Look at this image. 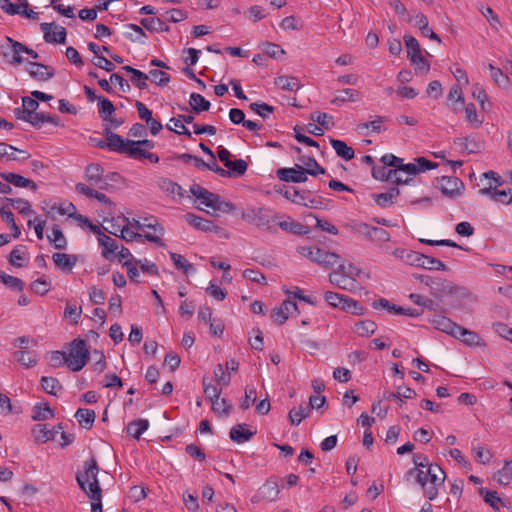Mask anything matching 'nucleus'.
<instances>
[{"mask_svg":"<svg viewBox=\"0 0 512 512\" xmlns=\"http://www.w3.org/2000/svg\"><path fill=\"white\" fill-rule=\"evenodd\" d=\"M296 251L301 256L309 259L311 262L320 265L325 269L333 268L341 256L335 252L325 251L317 246H298Z\"/></svg>","mask_w":512,"mask_h":512,"instance_id":"f257e3e1","label":"nucleus"},{"mask_svg":"<svg viewBox=\"0 0 512 512\" xmlns=\"http://www.w3.org/2000/svg\"><path fill=\"white\" fill-rule=\"evenodd\" d=\"M67 366L73 372H78L87 364L89 351L86 342L82 339H75L71 343L70 351L66 354Z\"/></svg>","mask_w":512,"mask_h":512,"instance_id":"f03ea898","label":"nucleus"},{"mask_svg":"<svg viewBox=\"0 0 512 512\" xmlns=\"http://www.w3.org/2000/svg\"><path fill=\"white\" fill-rule=\"evenodd\" d=\"M413 277L420 283L428 286L431 289V294L437 298L457 292V287L448 280L417 273L413 274Z\"/></svg>","mask_w":512,"mask_h":512,"instance_id":"7ed1b4c3","label":"nucleus"},{"mask_svg":"<svg viewBox=\"0 0 512 512\" xmlns=\"http://www.w3.org/2000/svg\"><path fill=\"white\" fill-rule=\"evenodd\" d=\"M98 465L97 461L95 459H90L89 461H86L84 463V472L78 473L76 475V480L81 488V490L84 493L92 492L93 491V484L96 483L97 486H100L99 480H98Z\"/></svg>","mask_w":512,"mask_h":512,"instance_id":"20e7f679","label":"nucleus"},{"mask_svg":"<svg viewBox=\"0 0 512 512\" xmlns=\"http://www.w3.org/2000/svg\"><path fill=\"white\" fill-rule=\"evenodd\" d=\"M428 480L430 486L425 489V496L430 500H434L438 496V487L444 484L446 474L444 470L437 464L429 465L427 469Z\"/></svg>","mask_w":512,"mask_h":512,"instance_id":"39448f33","label":"nucleus"},{"mask_svg":"<svg viewBox=\"0 0 512 512\" xmlns=\"http://www.w3.org/2000/svg\"><path fill=\"white\" fill-rule=\"evenodd\" d=\"M438 187L443 195L451 199L461 196L465 188L463 181L453 176H442L439 178Z\"/></svg>","mask_w":512,"mask_h":512,"instance_id":"423d86ee","label":"nucleus"},{"mask_svg":"<svg viewBox=\"0 0 512 512\" xmlns=\"http://www.w3.org/2000/svg\"><path fill=\"white\" fill-rule=\"evenodd\" d=\"M40 29L44 34V40L47 43H66L67 32L63 26L53 23H41Z\"/></svg>","mask_w":512,"mask_h":512,"instance_id":"0eeeda50","label":"nucleus"},{"mask_svg":"<svg viewBox=\"0 0 512 512\" xmlns=\"http://www.w3.org/2000/svg\"><path fill=\"white\" fill-rule=\"evenodd\" d=\"M5 40L9 44V46L12 47L13 57L9 60V64L13 66H18L24 62L23 57L20 55L21 53H25L29 55L33 59H37L39 57L38 53L34 51L33 49L27 47L26 45L22 44L21 42H18L11 38L10 36H6Z\"/></svg>","mask_w":512,"mask_h":512,"instance_id":"6e6552de","label":"nucleus"},{"mask_svg":"<svg viewBox=\"0 0 512 512\" xmlns=\"http://www.w3.org/2000/svg\"><path fill=\"white\" fill-rule=\"evenodd\" d=\"M280 493V488L275 480H267L252 497L253 503H259L263 500L275 501Z\"/></svg>","mask_w":512,"mask_h":512,"instance_id":"1a4fd4ad","label":"nucleus"},{"mask_svg":"<svg viewBox=\"0 0 512 512\" xmlns=\"http://www.w3.org/2000/svg\"><path fill=\"white\" fill-rule=\"evenodd\" d=\"M359 276H341L338 274H329L328 279L329 282L335 285L337 288L355 293L362 289L361 284L358 282L357 278Z\"/></svg>","mask_w":512,"mask_h":512,"instance_id":"9d476101","label":"nucleus"},{"mask_svg":"<svg viewBox=\"0 0 512 512\" xmlns=\"http://www.w3.org/2000/svg\"><path fill=\"white\" fill-rule=\"evenodd\" d=\"M276 175L284 182L303 183L307 181V174L302 170V166L298 164L293 168H280Z\"/></svg>","mask_w":512,"mask_h":512,"instance_id":"9b49d317","label":"nucleus"},{"mask_svg":"<svg viewBox=\"0 0 512 512\" xmlns=\"http://www.w3.org/2000/svg\"><path fill=\"white\" fill-rule=\"evenodd\" d=\"M469 347L483 346L484 342L475 331L469 330L458 324L452 336Z\"/></svg>","mask_w":512,"mask_h":512,"instance_id":"f8f14e48","label":"nucleus"},{"mask_svg":"<svg viewBox=\"0 0 512 512\" xmlns=\"http://www.w3.org/2000/svg\"><path fill=\"white\" fill-rule=\"evenodd\" d=\"M22 108H15L14 114L15 117L19 120H23L28 122L32 116L36 113V110L39 107V103L35 98H31L28 96L22 97Z\"/></svg>","mask_w":512,"mask_h":512,"instance_id":"ddd939ff","label":"nucleus"},{"mask_svg":"<svg viewBox=\"0 0 512 512\" xmlns=\"http://www.w3.org/2000/svg\"><path fill=\"white\" fill-rule=\"evenodd\" d=\"M481 195L489 196L493 201L510 204L512 203V189L498 190L493 187L491 182H488L487 186L479 190Z\"/></svg>","mask_w":512,"mask_h":512,"instance_id":"4468645a","label":"nucleus"},{"mask_svg":"<svg viewBox=\"0 0 512 512\" xmlns=\"http://www.w3.org/2000/svg\"><path fill=\"white\" fill-rule=\"evenodd\" d=\"M119 237H121L122 239H124L127 242H132L134 240H143V239H145L147 241L155 243L159 247H164L165 246V244H164L163 240L161 239V237H159L157 235H153L151 233H146V234L142 235L140 233L134 232L128 226H124L121 229V234L119 235Z\"/></svg>","mask_w":512,"mask_h":512,"instance_id":"2eb2a0df","label":"nucleus"},{"mask_svg":"<svg viewBox=\"0 0 512 512\" xmlns=\"http://www.w3.org/2000/svg\"><path fill=\"white\" fill-rule=\"evenodd\" d=\"M185 220L192 225L197 230H200L202 232H215L220 233L222 232V229L218 226H216L212 221L204 219L200 216H197L193 213H187L185 214Z\"/></svg>","mask_w":512,"mask_h":512,"instance_id":"dca6fc26","label":"nucleus"},{"mask_svg":"<svg viewBox=\"0 0 512 512\" xmlns=\"http://www.w3.org/2000/svg\"><path fill=\"white\" fill-rule=\"evenodd\" d=\"M27 71L33 79L38 81H47L55 74L50 66L32 61L28 62Z\"/></svg>","mask_w":512,"mask_h":512,"instance_id":"f3484780","label":"nucleus"},{"mask_svg":"<svg viewBox=\"0 0 512 512\" xmlns=\"http://www.w3.org/2000/svg\"><path fill=\"white\" fill-rule=\"evenodd\" d=\"M190 192L193 196H195L198 200H201V203L206 207L214 209L216 202L219 200V195L209 190L203 188L198 184H192L190 186Z\"/></svg>","mask_w":512,"mask_h":512,"instance_id":"a211bd4d","label":"nucleus"},{"mask_svg":"<svg viewBox=\"0 0 512 512\" xmlns=\"http://www.w3.org/2000/svg\"><path fill=\"white\" fill-rule=\"evenodd\" d=\"M292 310H298L297 304L290 300H284L280 306L272 310L271 318L275 323L282 325L286 322Z\"/></svg>","mask_w":512,"mask_h":512,"instance_id":"6ab92c4d","label":"nucleus"},{"mask_svg":"<svg viewBox=\"0 0 512 512\" xmlns=\"http://www.w3.org/2000/svg\"><path fill=\"white\" fill-rule=\"evenodd\" d=\"M104 135L107 140L108 149L110 151L125 154L127 149V142L130 141L129 139L122 138L120 135L112 132L108 127L104 129Z\"/></svg>","mask_w":512,"mask_h":512,"instance_id":"aec40b11","label":"nucleus"},{"mask_svg":"<svg viewBox=\"0 0 512 512\" xmlns=\"http://www.w3.org/2000/svg\"><path fill=\"white\" fill-rule=\"evenodd\" d=\"M429 323L433 326L434 329L444 332L450 336H453L454 331L458 326L457 323L443 315H433L431 318H429Z\"/></svg>","mask_w":512,"mask_h":512,"instance_id":"412c9836","label":"nucleus"},{"mask_svg":"<svg viewBox=\"0 0 512 512\" xmlns=\"http://www.w3.org/2000/svg\"><path fill=\"white\" fill-rule=\"evenodd\" d=\"M130 142H136L135 140H130ZM125 154L134 159H147L152 163H158L159 157L155 153H151L143 149L140 145H130L129 141L127 142V149Z\"/></svg>","mask_w":512,"mask_h":512,"instance_id":"4be33fe9","label":"nucleus"},{"mask_svg":"<svg viewBox=\"0 0 512 512\" xmlns=\"http://www.w3.org/2000/svg\"><path fill=\"white\" fill-rule=\"evenodd\" d=\"M0 177L7 183H10L16 187L31 188L34 191L37 189V185L35 182L16 173L3 172L0 173Z\"/></svg>","mask_w":512,"mask_h":512,"instance_id":"5701e85b","label":"nucleus"},{"mask_svg":"<svg viewBox=\"0 0 512 512\" xmlns=\"http://www.w3.org/2000/svg\"><path fill=\"white\" fill-rule=\"evenodd\" d=\"M256 434V430H249L247 425L237 424L233 426L229 432L230 439L236 443H244L249 441Z\"/></svg>","mask_w":512,"mask_h":512,"instance_id":"b1692460","label":"nucleus"},{"mask_svg":"<svg viewBox=\"0 0 512 512\" xmlns=\"http://www.w3.org/2000/svg\"><path fill=\"white\" fill-rule=\"evenodd\" d=\"M159 188L170 197L178 196L179 199L184 198L185 190L176 182L169 178H160L158 181Z\"/></svg>","mask_w":512,"mask_h":512,"instance_id":"393cba45","label":"nucleus"},{"mask_svg":"<svg viewBox=\"0 0 512 512\" xmlns=\"http://www.w3.org/2000/svg\"><path fill=\"white\" fill-rule=\"evenodd\" d=\"M75 189L78 193L85 195L89 198H94L107 206L114 205V203L111 201V199L109 197H107L104 193L96 191L84 183H77L75 186Z\"/></svg>","mask_w":512,"mask_h":512,"instance_id":"a878e982","label":"nucleus"},{"mask_svg":"<svg viewBox=\"0 0 512 512\" xmlns=\"http://www.w3.org/2000/svg\"><path fill=\"white\" fill-rule=\"evenodd\" d=\"M98 241L102 247V256L105 259L112 260L116 257V252L119 249V246L113 238L107 235H101L98 238Z\"/></svg>","mask_w":512,"mask_h":512,"instance_id":"bb28decb","label":"nucleus"},{"mask_svg":"<svg viewBox=\"0 0 512 512\" xmlns=\"http://www.w3.org/2000/svg\"><path fill=\"white\" fill-rule=\"evenodd\" d=\"M400 191L396 187L390 188L387 192L384 193H374L372 195L376 204L382 208H387L393 205L394 200L399 196Z\"/></svg>","mask_w":512,"mask_h":512,"instance_id":"cd10ccee","label":"nucleus"},{"mask_svg":"<svg viewBox=\"0 0 512 512\" xmlns=\"http://www.w3.org/2000/svg\"><path fill=\"white\" fill-rule=\"evenodd\" d=\"M52 259L58 268L68 271H71L78 261L76 255L66 253H54Z\"/></svg>","mask_w":512,"mask_h":512,"instance_id":"c85d7f7f","label":"nucleus"},{"mask_svg":"<svg viewBox=\"0 0 512 512\" xmlns=\"http://www.w3.org/2000/svg\"><path fill=\"white\" fill-rule=\"evenodd\" d=\"M299 161L304 165L302 166V170L311 176H317L319 174H325L326 170L318 164L312 156H301L299 157Z\"/></svg>","mask_w":512,"mask_h":512,"instance_id":"c756f323","label":"nucleus"},{"mask_svg":"<svg viewBox=\"0 0 512 512\" xmlns=\"http://www.w3.org/2000/svg\"><path fill=\"white\" fill-rule=\"evenodd\" d=\"M391 239L390 233L380 227H372L371 236H370V242L375 243L376 245H379L380 248L383 250V252L388 253L389 248L387 246H383L384 243L389 242Z\"/></svg>","mask_w":512,"mask_h":512,"instance_id":"7c9ffc66","label":"nucleus"},{"mask_svg":"<svg viewBox=\"0 0 512 512\" xmlns=\"http://www.w3.org/2000/svg\"><path fill=\"white\" fill-rule=\"evenodd\" d=\"M32 435L36 442L46 443L54 439L55 430L49 429L46 424H37L32 428Z\"/></svg>","mask_w":512,"mask_h":512,"instance_id":"2f4dec72","label":"nucleus"},{"mask_svg":"<svg viewBox=\"0 0 512 512\" xmlns=\"http://www.w3.org/2000/svg\"><path fill=\"white\" fill-rule=\"evenodd\" d=\"M257 227L270 229L271 219L263 208H254L247 216Z\"/></svg>","mask_w":512,"mask_h":512,"instance_id":"473e14b6","label":"nucleus"},{"mask_svg":"<svg viewBox=\"0 0 512 512\" xmlns=\"http://www.w3.org/2000/svg\"><path fill=\"white\" fill-rule=\"evenodd\" d=\"M330 144L336 154L342 159L349 161L355 156L353 148L349 147L344 141L338 139H330Z\"/></svg>","mask_w":512,"mask_h":512,"instance_id":"72a5a7b5","label":"nucleus"},{"mask_svg":"<svg viewBox=\"0 0 512 512\" xmlns=\"http://www.w3.org/2000/svg\"><path fill=\"white\" fill-rule=\"evenodd\" d=\"M337 269L331 272L330 274H338L341 276H360L362 274V269L355 266L352 262L349 261H341L337 263Z\"/></svg>","mask_w":512,"mask_h":512,"instance_id":"f704fd0d","label":"nucleus"},{"mask_svg":"<svg viewBox=\"0 0 512 512\" xmlns=\"http://www.w3.org/2000/svg\"><path fill=\"white\" fill-rule=\"evenodd\" d=\"M277 225L285 231H289L295 235H306L310 233V228L302 223L291 220V221H280Z\"/></svg>","mask_w":512,"mask_h":512,"instance_id":"c9c22d12","label":"nucleus"},{"mask_svg":"<svg viewBox=\"0 0 512 512\" xmlns=\"http://www.w3.org/2000/svg\"><path fill=\"white\" fill-rule=\"evenodd\" d=\"M54 411L48 403H37L33 407L31 418L34 421H43L54 417Z\"/></svg>","mask_w":512,"mask_h":512,"instance_id":"e433bc0d","label":"nucleus"},{"mask_svg":"<svg viewBox=\"0 0 512 512\" xmlns=\"http://www.w3.org/2000/svg\"><path fill=\"white\" fill-rule=\"evenodd\" d=\"M95 417L96 414L94 410L91 409L79 408L75 413V418L85 429H90L93 426Z\"/></svg>","mask_w":512,"mask_h":512,"instance_id":"4c0bfd02","label":"nucleus"},{"mask_svg":"<svg viewBox=\"0 0 512 512\" xmlns=\"http://www.w3.org/2000/svg\"><path fill=\"white\" fill-rule=\"evenodd\" d=\"M454 145L461 152H467L468 154L477 153L480 151V144L474 139L469 140L467 137L454 139Z\"/></svg>","mask_w":512,"mask_h":512,"instance_id":"58836bf2","label":"nucleus"},{"mask_svg":"<svg viewBox=\"0 0 512 512\" xmlns=\"http://www.w3.org/2000/svg\"><path fill=\"white\" fill-rule=\"evenodd\" d=\"M140 24L150 32H168L169 26L160 18H142Z\"/></svg>","mask_w":512,"mask_h":512,"instance_id":"ea45409f","label":"nucleus"},{"mask_svg":"<svg viewBox=\"0 0 512 512\" xmlns=\"http://www.w3.org/2000/svg\"><path fill=\"white\" fill-rule=\"evenodd\" d=\"M274 83L282 90L296 91L301 87L298 78L293 76H278L275 78Z\"/></svg>","mask_w":512,"mask_h":512,"instance_id":"a19ab883","label":"nucleus"},{"mask_svg":"<svg viewBox=\"0 0 512 512\" xmlns=\"http://www.w3.org/2000/svg\"><path fill=\"white\" fill-rule=\"evenodd\" d=\"M50 243L58 250H64L67 247V240L58 225H54L51 234L47 235Z\"/></svg>","mask_w":512,"mask_h":512,"instance_id":"79ce46f5","label":"nucleus"},{"mask_svg":"<svg viewBox=\"0 0 512 512\" xmlns=\"http://www.w3.org/2000/svg\"><path fill=\"white\" fill-rule=\"evenodd\" d=\"M493 479L501 485H508L512 481V459L505 461L502 469L494 473Z\"/></svg>","mask_w":512,"mask_h":512,"instance_id":"37998d69","label":"nucleus"},{"mask_svg":"<svg viewBox=\"0 0 512 512\" xmlns=\"http://www.w3.org/2000/svg\"><path fill=\"white\" fill-rule=\"evenodd\" d=\"M149 422L146 419H138L130 422L127 426L128 435L135 439H139L141 435L148 429Z\"/></svg>","mask_w":512,"mask_h":512,"instance_id":"c03bdc74","label":"nucleus"},{"mask_svg":"<svg viewBox=\"0 0 512 512\" xmlns=\"http://www.w3.org/2000/svg\"><path fill=\"white\" fill-rule=\"evenodd\" d=\"M189 104L192 110L197 114L208 111L211 106L210 102L198 93H192L190 95Z\"/></svg>","mask_w":512,"mask_h":512,"instance_id":"a18cd8bd","label":"nucleus"},{"mask_svg":"<svg viewBox=\"0 0 512 512\" xmlns=\"http://www.w3.org/2000/svg\"><path fill=\"white\" fill-rule=\"evenodd\" d=\"M104 176V169L100 164L91 163L87 165L85 169V179L91 184L94 185L97 181H100V178Z\"/></svg>","mask_w":512,"mask_h":512,"instance_id":"49530a36","label":"nucleus"},{"mask_svg":"<svg viewBox=\"0 0 512 512\" xmlns=\"http://www.w3.org/2000/svg\"><path fill=\"white\" fill-rule=\"evenodd\" d=\"M479 494L484 497V501L490 505L495 511H499L498 503H501L502 506H507L505 502L498 496L496 491H489L485 488L479 489Z\"/></svg>","mask_w":512,"mask_h":512,"instance_id":"de8ad7c7","label":"nucleus"},{"mask_svg":"<svg viewBox=\"0 0 512 512\" xmlns=\"http://www.w3.org/2000/svg\"><path fill=\"white\" fill-rule=\"evenodd\" d=\"M115 112V107L113 105V103L103 97V96H99L98 97V113H99V116L102 118L103 121L105 120H108V117L112 116Z\"/></svg>","mask_w":512,"mask_h":512,"instance_id":"09e8293b","label":"nucleus"},{"mask_svg":"<svg viewBox=\"0 0 512 512\" xmlns=\"http://www.w3.org/2000/svg\"><path fill=\"white\" fill-rule=\"evenodd\" d=\"M40 382L42 389L50 395L56 396L57 392L62 390V385L55 377L43 376Z\"/></svg>","mask_w":512,"mask_h":512,"instance_id":"8fccbe9b","label":"nucleus"},{"mask_svg":"<svg viewBox=\"0 0 512 512\" xmlns=\"http://www.w3.org/2000/svg\"><path fill=\"white\" fill-rule=\"evenodd\" d=\"M360 93L354 89H344L340 91V94L337 95L331 103L337 106L342 105L343 103L350 101L355 102L358 100Z\"/></svg>","mask_w":512,"mask_h":512,"instance_id":"3c124183","label":"nucleus"},{"mask_svg":"<svg viewBox=\"0 0 512 512\" xmlns=\"http://www.w3.org/2000/svg\"><path fill=\"white\" fill-rule=\"evenodd\" d=\"M6 202H8L14 209L18 210V212L22 215H32L34 212L31 209V205L29 201L23 198H6Z\"/></svg>","mask_w":512,"mask_h":512,"instance_id":"603ef678","label":"nucleus"},{"mask_svg":"<svg viewBox=\"0 0 512 512\" xmlns=\"http://www.w3.org/2000/svg\"><path fill=\"white\" fill-rule=\"evenodd\" d=\"M0 215L3 221H5L10 226V229L12 231V237L18 238L21 235V230L19 226L16 224L14 215L11 212V210L7 209L6 207H2L0 209Z\"/></svg>","mask_w":512,"mask_h":512,"instance_id":"864d4df0","label":"nucleus"},{"mask_svg":"<svg viewBox=\"0 0 512 512\" xmlns=\"http://www.w3.org/2000/svg\"><path fill=\"white\" fill-rule=\"evenodd\" d=\"M93 491L85 493L92 501L91 512H102V490L96 483L93 485Z\"/></svg>","mask_w":512,"mask_h":512,"instance_id":"5fc2aeb1","label":"nucleus"},{"mask_svg":"<svg viewBox=\"0 0 512 512\" xmlns=\"http://www.w3.org/2000/svg\"><path fill=\"white\" fill-rule=\"evenodd\" d=\"M310 407L300 405L298 409H291L289 411V420L292 425H299L301 421L310 415Z\"/></svg>","mask_w":512,"mask_h":512,"instance_id":"6e6d98bb","label":"nucleus"},{"mask_svg":"<svg viewBox=\"0 0 512 512\" xmlns=\"http://www.w3.org/2000/svg\"><path fill=\"white\" fill-rule=\"evenodd\" d=\"M0 280L6 287H8L11 290L22 291L24 289V283L20 278L8 275L1 270Z\"/></svg>","mask_w":512,"mask_h":512,"instance_id":"4d7b16f0","label":"nucleus"},{"mask_svg":"<svg viewBox=\"0 0 512 512\" xmlns=\"http://www.w3.org/2000/svg\"><path fill=\"white\" fill-rule=\"evenodd\" d=\"M225 167L228 168L227 171L231 172V176L237 177L246 173L248 164L243 159H237L234 161L230 160L228 163H226Z\"/></svg>","mask_w":512,"mask_h":512,"instance_id":"13d9d810","label":"nucleus"},{"mask_svg":"<svg viewBox=\"0 0 512 512\" xmlns=\"http://www.w3.org/2000/svg\"><path fill=\"white\" fill-rule=\"evenodd\" d=\"M58 120L59 119L57 117H54L50 114L36 112L28 121V123H30L34 127L40 128L43 123L58 125Z\"/></svg>","mask_w":512,"mask_h":512,"instance_id":"bf43d9fd","label":"nucleus"},{"mask_svg":"<svg viewBox=\"0 0 512 512\" xmlns=\"http://www.w3.org/2000/svg\"><path fill=\"white\" fill-rule=\"evenodd\" d=\"M337 308H340L341 310L346 312H351L356 315H360L362 313V308L359 306L358 302L345 295H343L342 301L340 302Z\"/></svg>","mask_w":512,"mask_h":512,"instance_id":"052dcab7","label":"nucleus"},{"mask_svg":"<svg viewBox=\"0 0 512 512\" xmlns=\"http://www.w3.org/2000/svg\"><path fill=\"white\" fill-rule=\"evenodd\" d=\"M412 65L415 66L416 72L426 74L430 70V64L422 55V52L416 55H413L408 58Z\"/></svg>","mask_w":512,"mask_h":512,"instance_id":"680f3d73","label":"nucleus"},{"mask_svg":"<svg viewBox=\"0 0 512 512\" xmlns=\"http://www.w3.org/2000/svg\"><path fill=\"white\" fill-rule=\"evenodd\" d=\"M409 298L414 304L426 308L430 311H435L437 309V303L430 298L424 297L416 293H411L409 295Z\"/></svg>","mask_w":512,"mask_h":512,"instance_id":"e2e57ef3","label":"nucleus"},{"mask_svg":"<svg viewBox=\"0 0 512 512\" xmlns=\"http://www.w3.org/2000/svg\"><path fill=\"white\" fill-rule=\"evenodd\" d=\"M170 258L173 261L174 265L177 269L182 270L185 274H188L192 271H194L193 265L190 264L186 258H184L182 255L171 252Z\"/></svg>","mask_w":512,"mask_h":512,"instance_id":"0e129e2a","label":"nucleus"},{"mask_svg":"<svg viewBox=\"0 0 512 512\" xmlns=\"http://www.w3.org/2000/svg\"><path fill=\"white\" fill-rule=\"evenodd\" d=\"M372 305L375 309H379V308L386 309L391 314L399 315L401 312L404 311L403 307L397 306L385 298H381L377 301H374Z\"/></svg>","mask_w":512,"mask_h":512,"instance_id":"69168bd1","label":"nucleus"},{"mask_svg":"<svg viewBox=\"0 0 512 512\" xmlns=\"http://www.w3.org/2000/svg\"><path fill=\"white\" fill-rule=\"evenodd\" d=\"M376 329V323L370 320L360 321L355 325V331L360 336H369L370 334H373Z\"/></svg>","mask_w":512,"mask_h":512,"instance_id":"338daca9","label":"nucleus"},{"mask_svg":"<svg viewBox=\"0 0 512 512\" xmlns=\"http://www.w3.org/2000/svg\"><path fill=\"white\" fill-rule=\"evenodd\" d=\"M261 47L264 53L275 59H280L286 54V52L278 44L275 43L264 42L262 43Z\"/></svg>","mask_w":512,"mask_h":512,"instance_id":"774afa93","label":"nucleus"}]
</instances>
